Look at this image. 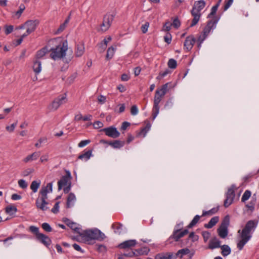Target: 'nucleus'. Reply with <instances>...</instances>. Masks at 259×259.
<instances>
[{
	"label": "nucleus",
	"instance_id": "nucleus-64",
	"mask_svg": "<svg viewBox=\"0 0 259 259\" xmlns=\"http://www.w3.org/2000/svg\"><path fill=\"white\" fill-rule=\"evenodd\" d=\"M130 125H131V123L130 122H128L127 121H124L122 123L121 126L120 127V130L124 131Z\"/></svg>",
	"mask_w": 259,
	"mask_h": 259
},
{
	"label": "nucleus",
	"instance_id": "nucleus-16",
	"mask_svg": "<svg viewBox=\"0 0 259 259\" xmlns=\"http://www.w3.org/2000/svg\"><path fill=\"white\" fill-rule=\"evenodd\" d=\"M71 179V174L69 171H66V174L62 176L58 182V190L62 189L63 186L67 185L68 181Z\"/></svg>",
	"mask_w": 259,
	"mask_h": 259
},
{
	"label": "nucleus",
	"instance_id": "nucleus-58",
	"mask_svg": "<svg viewBox=\"0 0 259 259\" xmlns=\"http://www.w3.org/2000/svg\"><path fill=\"white\" fill-rule=\"evenodd\" d=\"M131 113L133 115H136L138 113V109L136 105H133L131 108Z\"/></svg>",
	"mask_w": 259,
	"mask_h": 259
},
{
	"label": "nucleus",
	"instance_id": "nucleus-57",
	"mask_svg": "<svg viewBox=\"0 0 259 259\" xmlns=\"http://www.w3.org/2000/svg\"><path fill=\"white\" fill-rule=\"evenodd\" d=\"M164 40L167 44H169L171 41V35L169 33H167L164 36Z\"/></svg>",
	"mask_w": 259,
	"mask_h": 259
},
{
	"label": "nucleus",
	"instance_id": "nucleus-15",
	"mask_svg": "<svg viewBox=\"0 0 259 259\" xmlns=\"http://www.w3.org/2000/svg\"><path fill=\"white\" fill-rule=\"evenodd\" d=\"M189 233L187 229H185L183 231L181 229L175 230L172 234L169 237L168 240L174 239L175 241H178L179 239L187 235Z\"/></svg>",
	"mask_w": 259,
	"mask_h": 259
},
{
	"label": "nucleus",
	"instance_id": "nucleus-8",
	"mask_svg": "<svg viewBox=\"0 0 259 259\" xmlns=\"http://www.w3.org/2000/svg\"><path fill=\"white\" fill-rule=\"evenodd\" d=\"M235 186L232 185L231 186L228 188L227 192H226V199L224 200V205L225 207H229L233 202L235 198V194L234 189Z\"/></svg>",
	"mask_w": 259,
	"mask_h": 259
},
{
	"label": "nucleus",
	"instance_id": "nucleus-17",
	"mask_svg": "<svg viewBox=\"0 0 259 259\" xmlns=\"http://www.w3.org/2000/svg\"><path fill=\"white\" fill-rule=\"evenodd\" d=\"M39 24V21L37 20H28L25 23V25L27 27L26 30L28 33H31L35 31L37 26Z\"/></svg>",
	"mask_w": 259,
	"mask_h": 259
},
{
	"label": "nucleus",
	"instance_id": "nucleus-13",
	"mask_svg": "<svg viewBox=\"0 0 259 259\" xmlns=\"http://www.w3.org/2000/svg\"><path fill=\"white\" fill-rule=\"evenodd\" d=\"M67 101L66 95L59 96L56 98L51 105L52 110H57L60 105L66 103Z\"/></svg>",
	"mask_w": 259,
	"mask_h": 259
},
{
	"label": "nucleus",
	"instance_id": "nucleus-20",
	"mask_svg": "<svg viewBox=\"0 0 259 259\" xmlns=\"http://www.w3.org/2000/svg\"><path fill=\"white\" fill-rule=\"evenodd\" d=\"M220 243L221 241L217 237H214L210 240L208 247L211 249L219 248L221 246Z\"/></svg>",
	"mask_w": 259,
	"mask_h": 259
},
{
	"label": "nucleus",
	"instance_id": "nucleus-31",
	"mask_svg": "<svg viewBox=\"0 0 259 259\" xmlns=\"http://www.w3.org/2000/svg\"><path fill=\"white\" fill-rule=\"evenodd\" d=\"M48 51L47 47H44L38 51L35 55V59L39 60L40 58L43 57Z\"/></svg>",
	"mask_w": 259,
	"mask_h": 259
},
{
	"label": "nucleus",
	"instance_id": "nucleus-48",
	"mask_svg": "<svg viewBox=\"0 0 259 259\" xmlns=\"http://www.w3.org/2000/svg\"><path fill=\"white\" fill-rule=\"evenodd\" d=\"M149 25L150 24L148 22H146L144 24L142 25L141 29L143 33H146L147 32Z\"/></svg>",
	"mask_w": 259,
	"mask_h": 259
},
{
	"label": "nucleus",
	"instance_id": "nucleus-5",
	"mask_svg": "<svg viewBox=\"0 0 259 259\" xmlns=\"http://www.w3.org/2000/svg\"><path fill=\"white\" fill-rule=\"evenodd\" d=\"M206 3L204 0L195 1L194 6L191 11V14L193 17L190 27H192L196 25L199 22L201 14L200 11L205 7Z\"/></svg>",
	"mask_w": 259,
	"mask_h": 259
},
{
	"label": "nucleus",
	"instance_id": "nucleus-37",
	"mask_svg": "<svg viewBox=\"0 0 259 259\" xmlns=\"http://www.w3.org/2000/svg\"><path fill=\"white\" fill-rule=\"evenodd\" d=\"M169 83H166L163 85H162L160 89H157L156 91H158L159 92V94L161 95V96H164L168 91V85Z\"/></svg>",
	"mask_w": 259,
	"mask_h": 259
},
{
	"label": "nucleus",
	"instance_id": "nucleus-63",
	"mask_svg": "<svg viewBox=\"0 0 259 259\" xmlns=\"http://www.w3.org/2000/svg\"><path fill=\"white\" fill-rule=\"evenodd\" d=\"M90 142V140H82L79 143L78 146L79 147H83L85 145H88V144H89Z\"/></svg>",
	"mask_w": 259,
	"mask_h": 259
},
{
	"label": "nucleus",
	"instance_id": "nucleus-22",
	"mask_svg": "<svg viewBox=\"0 0 259 259\" xmlns=\"http://www.w3.org/2000/svg\"><path fill=\"white\" fill-rule=\"evenodd\" d=\"M33 70L36 74H38L41 70V63L39 60L33 61Z\"/></svg>",
	"mask_w": 259,
	"mask_h": 259
},
{
	"label": "nucleus",
	"instance_id": "nucleus-46",
	"mask_svg": "<svg viewBox=\"0 0 259 259\" xmlns=\"http://www.w3.org/2000/svg\"><path fill=\"white\" fill-rule=\"evenodd\" d=\"M42 228L47 232H50L52 231L51 226L47 223H44L41 225Z\"/></svg>",
	"mask_w": 259,
	"mask_h": 259
},
{
	"label": "nucleus",
	"instance_id": "nucleus-21",
	"mask_svg": "<svg viewBox=\"0 0 259 259\" xmlns=\"http://www.w3.org/2000/svg\"><path fill=\"white\" fill-rule=\"evenodd\" d=\"M76 200L75 195L73 193H70L67 197L66 208H70L74 205Z\"/></svg>",
	"mask_w": 259,
	"mask_h": 259
},
{
	"label": "nucleus",
	"instance_id": "nucleus-50",
	"mask_svg": "<svg viewBox=\"0 0 259 259\" xmlns=\"http://www.w3.org/2000/svg\"><path fill=\"white\" fill-rule=\"evenodd\" d=\"M189 239H191L192 242L197 241L199 239L198 235H196L194 232H192L189 235Z\"/></svg>",
	"mask_w": 259,
	"mask_h": 259
},
{
	"label": "nucleus",
	"instance_id": "nucleus-60",
	"mask_svg": "<svg viewBox=\"0 0 259 259\" xmlns=\"http://www.w3.org/2000/svg\"><path fill=\"white\" fill-rule=\"evenodd\" d=\"M17 124V121H16L15 123H13L10 126H7L6 128L8 131H9L10 132H12L14 131Z\"/></svg>",
	"mask_w": 259,
	"mask_h": 259
},
{
	"label": "nucleus",
	"instance_id": "nucleus-51",
	"mask_svg": "<svg viewBox=\"0 0 259 259\" xmlns=\"http://www.w3.org/2000/svg\"><path fill=\"white\" fill-rule=\"evenodd\" d=\"M25 7L24 5H21L19 7V9L18 11L16 12L15 15L17 16V18H19L23 12V11L25 10Z\"/></svg>",
	"mask_w": 259,
	"mask_h": 259
},
{
	"label": "nucleus",
	"instance_id": "nucleus-55",
	"mask_svg": "<svg viewBox=\"0 0 259 259\" xmlns=\"http://www.w3.org/2000/svg\"><path fill=\"white\" fill-rule=\"evenodd\" d=\"M47 141V139L46 138H41L38 140V142L35 144V146L37 148H39L41 147V144L43 143L46 142Z\"/></svg>",
	"mask_w": 259,
	"mask_h": 259
},
{
	"label": "nucleus",
	"instance_id": "nucleus-34",
	"mask_svg": "<svg viewBox=\"0 0 259 259\" xmlns=\"http://www.w3.org/2000/svg\"><path fill=\"white\" fill-rule=\"evenodd\" d=\"M219 206H218L217 207H213L208 211L203 210L202 212V214L201 217L212 215V214L215 213L216 212H217L219 210Z\"/></svg>",
	"mask_w": 259,
	"mask_h": 259
},
{
	"label": "nucleus",
	"instance_id": "nucleus-29",
	"mask_svg": "<svg viewBox=\"0 0 259 259\" xmlns=\"http://www.w3.org/2000/svg\"><path fill=\"white\" fill-rule=\"evenodd\" d=\"M149 251V249L147 247H144L140 249L135 250V256L147 255Z\"/></svg>",
	"mask_w": 259,
	"mask_h": 259
},
{
	"label": "nucleus",
	"instance_id": "nucleus-54",
	"mask_svg": "<svg viewBox=\"0 0 259 259\" xmlns=\"http://www.w3.org/2000/svg\"><path fill=\"white\" fill-rule=\"evenodd\" d=\"M172 24L169 22H166L165 23L163 26V30L165 31H169L171 29Z\"/></svg>",
	"mask_w": 259,
	"mask_h": 259
},
{
	"label": "nucleus",
	"instance_id": "nucleus-38",
	"mask_svg": "<svg viewBox=\"0 0 259 259\" xmlns=\"http://www.w3.org/2000/svg\"><path fill=\"white\" fill-rule=\"evenodd\" d=\"M219 6L218 5H215L213 6L211 9L210 13L207 15V18L209 19H213L214 17H215V15L216 14L217 11L218 9Z\"/></svg>",
	"mask_w": 259,
	"mask_h": 259
},
{
	"label": "nucleus",
	"instance_id": "nucleus-1",
	"mask_svg": "<svg viewBox=\"0 0 259 259\" xmlns=\"http://www.w3.org/2000/svg\"><path fill=\"white\" fill-rule=\"evenodd\" d=\"M257 225V222L255 220H249L245 224L244 228L238 231V238L240 240L237 244V248L239 250L243 249L244 246L251 238V233L254 231Z\"/></svg>",
	"mask_w": 259,
	"mask_h": 259
},
{
	"label": "nucleus",
	"instance_id": "nucleus-4",
	"mask_svg": "<svg viewBox=\"0 0 259 259\" xmlns=\"http://www.w3.org/2000/svg\"><path fill=\"white\" fill-rule=\"evenodd\" d=\"M80 236L88 244H92L96 240L103 241L106 238L105 235L97 229L85 230L80 233Z\"/></svg>",
	"mask_w": 259,
	"mask_h": 259
},
{
	"label": "nucleus",
	"instance_id": "nucleus-23",
	"mask_svg": "<svg viewBox=\"0 0 259 259\" xmlns=\"http://www.w3.org/2000/svg\"><path fill=\"white\" fill-rule=\"evenodd\" d=\"M219 221V217L215 216L212 218L207 224H204V226L205 228L210 229L215 226Z\"/></svg>",
	"mask_w": 259,
	"mask_h": 259
},
{
	"label": "nucleus",
	"instance_id": "nucleus-33",
	"mask_svg": "<svg viewBox=\"0 0 259 259\" xmlns=\"http://www.w3.org/2000/svg\"><path fill=\"white\" fill-rule=\"evenodd\" d=\"M190 252V250L189 248H183L178 251V252L176 253V256L179 257L180 258H182L184 255L188 254Z\"/></svg>",
	"mask_w": 259,
	"mask_h": 259
},
{
	"label": "nucleus",
	"instance_id": "nucleus-7",
	"mask_svg": "<svg viewBox=\"0 0 259 259\" xmlns=\"http://www.w3.org/2000/svg\"><path fill=\"white\" fill-rule=\"evenodd\" d=\"M230 224V217L229 215L225 217L219 228L217 229L219 236L222 238H226L228 234V227Z\"/></svg>",
	"mask_w": 259,
	"mask_h": 259
},
{
	"label": "nucleus",
	"instance_id": "nucleus-19",
	"mask_svg": "<svg viewBox=\"0 0 259 259\" xmlns=\"http://www.w3.org/2000/svg\"><path fill=\"white\" fill-rule=\"evenodd\" d=\"M137 244V241L135 239L125 241L118 245V247L120 249H128L134 247Z\"/></svg>",
	"mask_w": 259,
	"mask_h": 259
},
{
	"label": "nucleus",
	"instance_id": "nucleus-42",
	"mask_svg": "<svg viewBox=\"0 0 259 259\" xmlns=\"http://www.w3.org/2000/svg\"><path fill=\"white\" fill-rule=\"evenodd\" d=\"M115 49L113 47H109L107 51L106 58L110 59L112 58L114 54Z\"/></svg>",
	"mask_w": 259,
	"mask_h": 259
},
{
	"label": "nucleus",
	"instance_id": "nucleus-18",
	"mask_svg": "<svg viewBox=\"0 0 259 259\" xmlns=\"http://www.w3.org/2000/svg\"><path fill=\"white\" fill-rule=\"evenodd\" d=\"M195 40V38L193 36L191 35L187 37L184 42V48L187 51H190L192 49Z\"/></svg>",
	"mask_w": 259,
	"mask_h": 259
},
{
	"label": "nucleus",
	"instance_id": "nucleus-36",
	"mask_svg": "<svg viewBox=\"0 0 259 259\" xmlns=\"http://www.w3.org/2000/svg\"><path fill=\"white\" fill-rule=\"evenodd\" d=\"M251 196V191L249 190H245L242 196L241 202L244 203L247 200L249 199Z\"/></svg>",
	"mask_w": 259,
	"mask_h": 259
},
{
	"label": "nucleus",
	"instance_id": "nucleus-30",
	"mask_svg": "<svg viewBox=\"0 0 259 259\" xmlns=\"http://www.w3.org/2000/svg\"><path fill=\"white\" fill-rule=\"evenodd\" d=\"M220 248L222 249L221 253L224 256H227L231 253V248L228 245H221Z\"/></svg>",
	"mask_w": 259,
	"mask_h": 259
},
{
	"label": "nucleus",
	"instance_id": "nucleus-11",
	"mask_svg": "<svg viewBox=\"0 0 259 259\" xmlns=\"http://www.w3.org/2000/svg\"><path fill=\"white\" fill-rule=\"evenodd\" d=\"M162 96L159 94L158 91L155 92L154 99V105L152 109V119H154L159 113V104L161 100Z\"/></svg>",
	"mask_w": 259,
	"mask_h": 259
},
{
	"label": "nucleus",
	"instance_id": "nucleus-52",
	"mask_svg": "<svg viewBox=\"0 0 259 259\" xmlns=\"http://www.w3.org/2000/svg\"><path fill=\"white\" fill-rule=\"evenodd\" d=\"M172 26H173L175 28H178L181 25V22L178 18H176L173 20L172 23Z\"/></svg>",
	"mask_w": 259,
	"mask_h": 259
},
{
	"label": "nucleus",
	"instance_id": "nucleus-3",
	"mask_svg": "<svg viewBox=\"0 0 259 259\" xmlns=\"http://www.w3.org/2000/svg\"><path fill=\"white\" fill-rule=\"evenodd\" d=\"M53 191V182L49 183L46 186H42L39 191L38 196L36 200L35 205L38 209L45 211L48 209L46 206L49 204L47 201L48 194Z\"/></svg>",
	"mask_w": 259,
	"mask_h": 259
},
{
	"label": "nucleus",
	"instance_id": "nucleus-39",
	"mask_svg": "<svg viewBox=\"0 0 259 259\" xmlns=\"http://www.w3.org/2000/svg\"><path fill=\"white\" fill-rule=\"evenodd\" d=\"M69 227L73 230L75 232L78 233L80 235V228L77 226V224L75 222H72L71 224L69 226Z\"/></svg>",
	"mask_w": 259,
	"mask_h": 259
},
{
	"label": "nucleus",
	"instance_id": "nucleus-43",
	"mask_svg": "<svg viewBox=\"0 0 259 259\" xmlns=\"http://www.w3.org/2000/svg\"><path fill=\"white\" fill-rule=\"evenodd\" d=\"M122 227V225L120 223H114L112 225V228L115 229L114 232L119 234L120 233V231H119V230L121 229Z\"/></svg>",
	"mask_w": 259,
	"mask_h": 259
},
{
	"label": "nucleus",
	"instance_id": "nucleus-62",
	"mask_svg": "<svg viewBox=\"0 0 259 259\" xmlns=\"http://www.w3.org/2000/svg\"><path fill=\"white\" fill-rule=\"evenodd\" d=\"M5 28V33L8 35L13 31L14 27L12 25H6Z\"/></svg>",
	"mask_w": 259,
	"mask_h": 259
},
{
	"label": "nucleus",
	"instance_id": "nucleus-47",
	"mask_svg": "<svg viewBox=\"0 0 259 259\" xmlns=\"http://www.w3.org/2000/svg\"><path fill=\"white\" fill-rule=\"evenodd\" d=\"M18 183L19 187H20L22 189H26L28 186L27 183L26 182L25 180L23 179L19 180Z\"/></svg>",
	"mask_w": 259,
	"mask_h": 259
},
{
	"label": "nucleus",
	"instance_id": "nucleus-27",
	"mask_svg": "<svg viewBox=\"0 0 259 259\" xmlns=\"http://www.w3.org/2000/svg\"><path fill=\"white\" fill-rule=\"evenodd\" d=\"M93 149H90L78 156V158L84 161L88 160L92 155Z\"/></svg>",
	"mask_w": 259,
	"mask_h": 259
},
{
	"label": "nucleus",
	"instance_id": "nucleus-6",
	"mask_svg": "<svg viewBox=\"0 0 259 259\" xmlns=\"http://www.w3.org/2000/svg\"><path fill=\"white\" fill-rule=\"evenodd\" d=\"M29 231L34 234L37 241L44 244L47 247L52 243L51 238L47 235L39 232V228L34 226H30Z\"/></svg>",
	"mask_w": 259,
	"mask_h": 259
},
{
	"label": "nucleus",
	"instance_id": "nucleus-26",
	"mask_svg": "<svg viewBox=\"0 0 259 259\" xmlns=\"http://www.w3.org/2000/svg\"><path fill=\"white\" fill-rule=\"evenodd\" d=\"M39 156H40L39 152H35L33 153L32 154L29 155L27 157H26L24 158L23 161L25 162H28L30 161L37 159L39 157Z\"/></svg>",
	"mask_w": 259,
	"mask_h": 259
},
{
	"label": "nucleus",
	"instance_id": "nucleus-49",
	"mask_svg": "<svg viewBox=\"0 0 259 259\" xmlns=\"http://www.w3.org/2000/svg\"><path fill=\"white\" fill-rule=\"evenodd\" d=\"M202 236H203L204 241L206 242L210 236V233L207 231H203L202 232Z\"/></svg>",
	"mask_w": 259,
	"mask_h": 259
},
{
	"label": "nucleus",
	"instance_id": "nucleus-32",
	"mask_svg": "<svg viewBox=\"0 0 259 259\" xmlns=\"http://www.w3.org/2000/svg\"><path fill=\"white\" fill-rule=\"evenodd\" d=\"M40 185V181H33L30 185V189L33 193H36L37 191L38 188Z\"/></svg>",
	"mask_w": 259,
	"mask_h": 259
},
{
	"label": "nucleus",
	"instance_id": "nucleus-59",
	"mask_svg": "<svg viewBox=\"0 0 259 259\" xmlns=\"http://www.w3.org/2000/svg\"><path fill=\"white\" fill-rule=\"evenodd\" d=\"M59 202H56L53 208L52 209L51 211L54 213H57L59 212Z\"/></svg>",
	"mask_w": 259,
	"mask_h": 259
},
{
	"label": "nucleus",
	"instance_id": "nucleus-9",
	"mask_svg": "<svg viewBox=\"0 0 259 259\" xmlns=\"http://www.w3.org/2000/svg\"><path fill=\"white\" fill-rule=\"evenodd\" d=\"M220 19V16H215L207 22L206 25L204 28L203 33L207 36L210 33L211 30L214 29L216 27L217 24Z\"/></svg>",
	"mask_w": 259,
	"mask_h": 259
},
{
	"label": "nucleus",
	"instance_id": "nucleus-45",
	"mask_svg": "<svg viewBox=\"0 0 259 259\" xmlns=\"http://www.w3.org/2000/svg\"><path fill=\"white\" fill-rule=\"evenodd\" d=\"M96 250L99 252H102V253L105 252L107 250L106 247L104 245L96 244Z\"/></svg>",
	"mask_w": 259,
	"mask_h": 259
},
{
	"label": "nucleus",
	"instance_id": "nucleus-35",
	"mask_svg": "<svg viewBox=\"0 0 259 259\" xmlns=\"http://www.w3.org/2000/svg\"><path fill=\"white\" fill-rule=\"evenodd\" d=\"M201 218V216L199 215H196L190 223L187 226L188 228H192L194 226H195L197 223L199 221V220Z\"/></svg>",
	"mask_w": 259,
	"mask_h": 259
},
{
	"label": "nucleus",
	"instance_id": "nucleus-25",
	"mask_svg": "<svg viewBox=\"0 0 259 259\" xmlns=\"http://www.w3.org/2000/svg\"><path fill=\"white\" fill-rule=\"evenodd\" d=\"M84 52V48L82 44H77L76 46L75 52V56L77 57L81 56Z\"/></svg>",
	"mask_w": 259,
	"mask_h": 259
},
{
	"label": "nucleus",
	"instance_id": "nucleus-41",
	"mask_svg": "<svg viewBox=\"0 0 259 259\" xmlns=\"http://www.w3.org/2000/svg\"><path fill=\"white\" fill-rule=\"evenodd\" d=\"M150 127H151V124L149 122H148V123H147L146 126L144 127L141 128V132H140L139 134L140 135L143 134V137H145L146 134H147V133L150 130Z\"/></svg>",
	"mask_w": 259,
	"mask_h": 259
},
{
	"label": "nucleus",
	"instance_id": "nucleus-44",
	"mask_svg": "<svg viewBox=\"0 0 259 259\" xmlns=\"http://www.w3.org/2000/svg\"><path fill=\"white\" fill-rule=\"evenodd\" d=\"M171 73V71L168 69H166L163 72H160L158 75V76H157L156 79L158 80H160L163 77L166 76L167 74Z\"/></svg>",
	"mask_w": 259,
	"mask_h": 259
},
{
	"label": "nucleus",
	"instance_id": "nucleus-56",
	"mask_svg": "<svg viewBox=\"0 0 259 259\" xmlns=\"http://www.w3.org/2000/svg\"><path fill=\"white\" fill-rule=\"evenodd\" d=\"M17 211V209L15 206H8L6 208V212L8 213H10L11 211L16 212Z\"/></svg>",
	"mask_w": 259,
	"mask_h": 259
},
{
	"label": "nucleus",
	"instance_id": "nucleus-14",
	"mask_svg": "<svg viewBox=\"0 0 259 259\" xmlns=\"http://www.w3.org/2000/svg\"><path fill=\"white\" fill-rule=\"evenodd\" d=\"M100 143L104 144H108L114 149H120L125 144V141H124L114 140L113 141H108L104 139L101 140Z\"/></svg>",
	"mask_w": 259,
	"mask_h": 259
},
{
	"label": "nucleus",
	"instance_id": "nucleus-40",
	"mask_svg": "<svg viewBox=\"0 0 259 259\" xmlns=\"http://www.w3.org/2000/svg\"><path fill=\"white\" fill-rule=\"evenodd\" d=\"M167 65L169 68L174 69L177 68V62L174 59H170L168 61Z\"/></svg>",
	"mask_w": 259,
	"mask_h": 259
},
{
	"label": "nucleus",
	"instance_id": "nucleus-28",
	"mask_svg": "<svg viewBox=\"0 0 259 259\" xmlns=\"http://www.w3.org/2000/svg\"><path fill=\"white\" fill-rule=\"evenodd\" d=\"M251 197L250 202L245 205V207L248 208V210H250L251 212H253L255 209V205L256 203L257 199L256 198Z\"/></svg>",
	"mask_w": 259,
	"mask_h": 259
},
{
	"label": "nucleus",
	"instance_id": "nucleus-2",
	"mask_svg": "<svg viewBox=\"0 0 259 259\" xmlns=\"http://www.w3.org/2000/svg\"><path fill=\"white\" fill-rule=\"evenodd\" d=\"M49 44L54 45L49 50L51 52L50 57L54 60L60 59L66 55V52L68 50V42L66 40H62L59 37L50 40Z\"/></svg>",
	"mask_w": 259,
	"mask_h": 259
},
{
	"label": "nucleus",
	"instance_id": "nucleus-61",
	"mask_svg": "<svg viewBox=\"0 0 259 259\" xmlns=\"http://www.w3.org/2000/svg\"><path fill=\"white\" fill-rule=\"evenodd\" d=\"M67 25V24L65 23V22H64V23L63 24L60 25L59 28L57 29L56 33H59L62 32L66 28Z\"/></svg>",
	"mask_w": 259,
	"mask_h": 259
},
{
	"label": "nucleus",
	"instance_id": "nucleus-10",
	"mask_svg": "<svg viewBox=\"0 0 259 259\" xmlns=\"http://www.w3.org/2000/svg\"><path fill=\"white\" fill-rule=\"evenodd\" d=\"M114 16V14H106L104 16L103 22L101 25V30L102 32H105L109 28L113 21Z\"/></svg>",
	"mask_w": 259,
	"mask_h": 259
},
{
	"label": "nucleus",
	"instance_id": "nucleus-12",
	"mask_svg": "<svg viewBox=\"0 0 259 259\" xmlns=\"http://www.w3.org/2000/svg\"><path fill=\"white\" fill-rule=\"evenodd\" d=\"M101 131L104 132L106 136L112 138H117L120 136V133L117 131V128L114 126L104 128Z\"/></svg>",
	"mask_w": 259,
	"mask_h": 259
},
{
	"label": "nucleus",
	"instance_id": "nucleus-53",
	"mask_svg": "<svg viewBox=\"0 0 259 259\" xmlns=\"http://www.w3.org/2000/svg\"><path fill=\"white\" fill-rule=\"evenodd\" d=\"M111 40V37L110 36L108 37L107 38H105L103 42L101 43V45L103 46V50H105L106 47L107 46V44Z\"/></svg>",
	"mask_w": 259,
	"mask_h": 259
},
{
	"label": "nucleus",
	"instance_id": "nucleus-24",
	"mask_svg": "<svg viewBox=\"0 0 259 259\" xmlns=\"http://www.w3.org/2000/svg\"><path fill=\"white\" fill-rule=\"evenodd\" d=\"M173 255L172 252H162L157 254L155 259H171Z\"/></svg>",
	"mask_w": 259,
	"mask_h": 259
}]
</instances>
